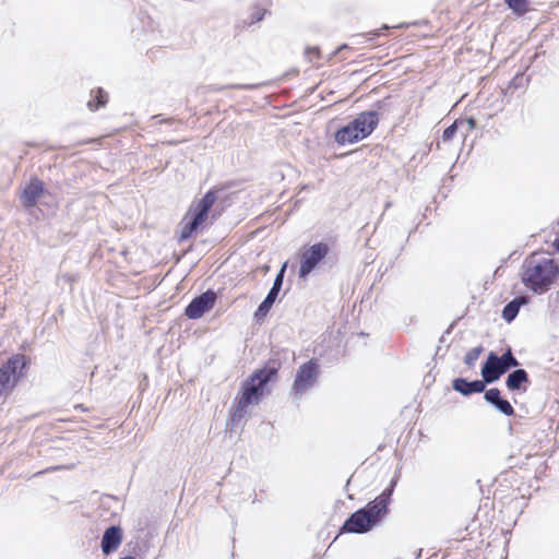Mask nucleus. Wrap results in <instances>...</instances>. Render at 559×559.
<instances>
[{"label": "nucleus", "instance_id": "obj_1", "mask_svg": "<svg viewBox=\"0 0 559 559\" xmlns=\"http://www.w3.org/2000/svg\"><path fill=\"white\" fill-rule=\"evenodd\" d=\"M275 367H265L257 370L251 377L243 381L240 392L236 397V407L233 413V420H240L250 406L259 404L267 392V383L276 376Z\"/></svg>", "mask_w": 559, "mask_h": 559}, {"label": "nucleus", "instance_id": "obj_2", "mask_svg": "<svg viewBox=\"0 0 559 559\" xmlns=\"http://www.w3.org/2000/svg\"><path fill=\"white\" fill-rule=\"evenodd\" d=\"M559 276V265L548 257L533 254L523 264L522 281L536 294L547 292Z\"/></svg>", "mask_w": 559, "mask_h": 559}, {"label": "nucleus", "instance_id": "obj_3", "mask_svg": "<svg viewBox=\"0 0 559 559\" xmlns=\"http://www.w3.org/2000/svg\"><path fill=\"white\" fill-rule=\"evenodd\" d=\"M216 202L214 191H209L201 199L194 200L179 224L178 239L185 241L204 227L210 217V210Z\"/></svg>", "mask_w": 559, "mask_h": 559}, {"label": "nucleus", "instance_id": "obj_4", "mask_svg": "<svg viewBox=\"0 0 559 559\" xmlns=\"http://www.w3.org/2000/svg\"><path fill=\"white\" fill-rule=\"evenodd\" d=\"M379 122L378 114L364 111L350 123L341 128L335 133V141L338 144H353L367 138L376 129Z\"/></svg>", "mask_w": 559, "mask_h": 559}, {"label": "nucleus", "instance_id": "obj_5", "mask_svg": "<svg viewBox=\"0 0 559 559\" xmlns=\"http://www.w3.org/2000/svg\"><path fill=\"white\" fill-rule=\"evenodd\" d=\"M27 359L24 355L16 354L0 368V396L13 391L19 381L24 377Z\"/></svg>", "mask_w": 559, "mask_h": 559}, {"label": "nucleus", "instance_id": "obj_6", "mask_svg": "<svg viewBox=\"0 0 559 559\" xmlns=\"http://www.w3.org/2000/svg\"><path fill=\"white\" fill-rule=\"evenodd\" d=\"M519 361L512 355L511 350L508 349L501 357H498L495 353H489L486 362L481 368V376L487 383L497 381L501 374L508 371L512 367H516Z\"/></svg>", "mask_w": 559, "mask_h": 559}, {"label": "nucleus", "instance_id": "obj_7", "mask_svg": "<svg viewBox=\"0 0 559 559\" xmlns=\"http://www.w3.org/2000/svg\"><path fill=\"white\" fill-rule=\"evenodd\" d=\"M320 374V366L317 360L311 359L302 364L295 376L292 385V395L301 397L305 393L310 391L318 382Z\"/></svg>", "mask_w": 559, "mask_h": 559}, {"label": "nucleus", "instance_id": "obj_8", "mask_svg": "<svg viewBox=\"0 0 559 559\" xmlns=\"http://www.w3.org/2000/svg\"><path fill=\"white\" fill-rule=\"evenodd\" d=\"M329 246L324 242H318L301 252L299 277L307 278L308 275L320 264L328 255Z\"/></svg>", "mask_w": 559, "mask_h": 559}, {"label": "nucleus", "instance_id": "obj_9", "mask_svg": "<svg viewBox=\"0 0 559 559\" xmlns=\"http://www.w3.org/2000/svg\"><path fill=\"white\" fill-rule=\"evenodd\" d=\"M396 480L393 479L389 489L384 490L373 501L369 502L365 508H362V511H365L368 518L373 521L372 524L374 526L378 525L388 513L390 497L393 492Z\"/></svg>", "mask_w": 559, "mask_h": 559}, {"label": "nucleus", "instance_id": "obj_10", "mask_svg": "<svg viewBox=\"0 0 559 559\" xmlns=\"http://www.w3.org/2000/svg\"><path fill=\"white\" fill-rule=\"evenodd\" d=\"M215 299L216 295L212 290L203 293L188 305L186 308V316L189 319L201 318L205 312L213 308Z\"/></svg>", "mask_w": 559, "mask_h": 559}, {"label": "nucleus", "instance_id": "obj_11", "mask_svg": "<svg viewBox=\"0 0 559 559\" xmlns=\"http://www.w3.org/2000/svg\"><path fill=\"white\" fill-rule=\"evenodd\" d=\"M367 513L359 509L354 512L344 523L343 531L347 533L362 534L371 531L374 525L372 524Z\"/></svg>", "mask_w": 559, "mask_h": 559}, {"label": "nucleus", "instance_id": "obj_12", "mask_svg": "<svg viewBox=\"0 0 559 559\" xmlns=\"http://www.w3.org/2000/svg\"><path fill=\"white\" fill-rule=\"evenodd\" d=\"M285 269H286V263L282 266L281 271L278 272L277 276L275 277L273 286H272L271 290L269 292L267 296L258 307V309L255 311L257 318L266 316V313L269 312V310L272 308L273 304L275 302L277 295L283 285Z\"/></svg>", "mask_w": 559, "mask_h": 559}, {"label": "nucleus", "instance_id": "obj_13", "mask_svg": "<svg viewBox=\"0 0 559 559\" xmlns=\"http://www.w3.org/2000/svg\"><path fill=\"white\" fill-rule=\"evenodd\" d=\"M122 542V530L119 526L108 527L102 538V550L105 555L115 551Z\"/></svg>", "mask_w": 559, "mask_h": 559}, {"label": "nucleus", "instance_id": "obj_14", "mask_svg": "<svg viewBox=\"0 0 559 559\" xmlns=\"http://www.w3.org/2000/svg\"><path fill=\"white\" fill-rule=\"evenodd\" d=\"M44 192L43 182L38 179H32L21 194L23 205L34 206Z\"/></svg>", "mask_w": 559, "mask_h": 559}, {"label": "nucleus", "instance_id": "obj_15", "mask_svg": "<svg viewBox=\"0 0 559 559\" xmlns=\"http://www.w3.org/2000/svg\"><path fill=\"white\" fill-rule=\"evenodd\" d=\"M453 389L463 395L480 393L485 390V380H475L469 382L463 378H459L453 381Z\"/></svg>", "mask_w": 559, "mask_h": 559}, {"label": "nucleus", "instance_id": "obj_16", "mask_svg": "<svg viewBox=\"0 0 559 559\" xmlns=\"http://www.w3.org/2000/svg\"><path fill=\"white\" fill-rule=\"evenodd\" d=\"M528 382L527 373L524 369H516L511 372L506 381V385L510 391L521 389L524 383Z\"/></svg>", "mask_w": 559, "mask_h": 559}, {"label": "nucleus", "instance_id": "obj_17", "mask_svg": "<svg viewBox=\"0 0 559 559\" xmlns=\"http://www.w3.org/2000/svg\"><path fill=\"white\" fill-rule=\"evenodd\" d=\"M526 302L525 297L515 298L510 301L502 311V318L507 322H511L519 313L520 307Z\"/></svg>", "mask_w": 559, "mask_h": 559}, {"label": "nucleus", "instance_id": "obj_18", "mask_svg": "<svg viewBox=\"0 0 559 559\" xmlns=\"http://www.w3.org/2000/svg\"><path fill=\"white\" fill-rule=\"evenodd\" d=\"M504 2L518 15L526 13L530 9L528 0H504Z\"/></svg>", "mask_w": 559, "mask_h": 559}, {"label": "nucleus", "instance_id": "obj_19", "mask_svg": "<svg viewBox=\"0 0 559 559\" xmlns=\"http://www.w3.org/2000/svg\"><path fill=\"white\" fill-rule=\"evenodd\" d=\"M107 94L102 88H98L95 95L96 100H88L87 107L90 108V110L96 111L99 107L104 106L107 103Z\"/></svg>", "mask_w": 559, "mask_h": 559}, {"label": "nucleus", "instance_id": "obj_20", "mask_svg": "<svg viewBox=\"0 0 559 559\" xmlns=\"http://www.w3.org/2000/svg\"><path fill=\"white\" fill-rule=\"evenodd\" d=\"M484 348L481 346H477V347H474L472 348L471 350H468L464 357V362L467 365V366H473L476 360L479 358V356L481 355Z\"/></svg>", "mask_w": 559, "mask_h": 559}, {"label": "nucleus", "instance_id": "obj_21", "mask_svg": "<svg viewBox=\"0 0 559 559\" xmlns=\"http://www.w3.org/2000/svg\"><path fill=\"white\" fill-rule=\"evenodd\" d=\"M493 406L507 416H511L514 413L512 405L503 399H500Z\"/></svg>", "mask_w": 559, "mask_h": 559}, {"label": "nucleus", "instance_id": "obj_22", "mask_svg": "<svg viewBox=\"0 0 559 559\" xmlns=\"http://www.w3.org/2000/svg\"><path fill=\"white\" fill-rule=\"evenodd\" d=\"M500 399V391L496 388L489 389L485 392V400L492 405H495Z\"/></svg>", "mask_w": 559, "mask_h": 559}, {"label": "nucleus", "instance_id": "obj_23", "mask_svg": "<svg viewBox=\"0 0 559 559\" xmlns=\"http://www.w3.org/2000/svg\"><path fill=\"white\" fill-rule=\"evenodd\" d=\"M462 122H457L455 121L453 124H451L450 127H448L444 131H443V134H442V140L443 141H450L453 139V136L455 135L456 131H457V128L461 126Z\"/></svg>", "mask_w": 559, "mask_h": 559}, {"label": "nucleus", "instance_id": "obj_24", "mask_svg": "<svg viewBox=\"0 0 559 559\" xmlns=\"http://www.w3.org/2000/svg\"><path fill=\"white\" fill-rule=\"evenodd\" d=\"M305 56L309 62H316L320 58V50L318 47H307Z\"/></svg>", "mask_w": 559, "mask_h": 559}, {"label": "nucleus", "instance_id": "obj_25", "mask_svg": "<svg viewBox=\"0 0 559 559\" xmlns=\"http://www.w3.org/2000/svg\"><path fill=\"white\" fill-rule=\"evenodd\" d=\"M461 122H462L461 126H463V124L467 126V131H472V130H474L476 128V121H475L474 118H468V119H466L464 121H461Z\"/></svg>", "mask_w": 559, "mask_h": 559}, {"label": "nucleus", "instance_id": "obj_26", "mask_svg": "<svg viewBox=\"0 0 559 559\" xmlns=\"http://www.w3.org/2000/svg\"><path fill=\"white\" fill-rule=\"evenodd\" d=\"M263 14H264V13H262V12L259 10V12H258V13H255V16H257V17H255V21H261V20L263 19Z\"/></svg>", "mask_w": 559, "mask_h": 559}, {"label": "nucleus", "instance_id": "obj_27", "mask_svg": "<svg viewBox=\"0 0 559 559\" xmlns=\"http://www.w3.org/2000/svg\"><path fill=\"white\" fill-rule=\"evenodd\" d=\"M263 14H264V13H262V12L259 10V12H258V13H255V16H257V17H255V21H261V20L263 19Z\"/></svg>", "mask_w": 559, "mask_h": 559}, {"label": "nucleus", "instance_id": "obj_28", "mask_svg": "<svg viewBox=\"0 0 559 559\" xmlns=\"http://www.w3.org/2000/svg\"><path fill=\"white\" fill-rule=\"evenodd\" d=\"M346 47H347L346 45L341 46V47L338 48V51H340V50H342V49H344V48H346Z\"/></svg>", "mask_w": 559, "mask_h": 559}]
</instances>
